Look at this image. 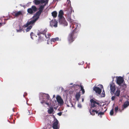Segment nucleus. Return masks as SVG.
I'll list each match as a JSON object with an SVG mask.
<instances>
[{"mask_svg": "<svg viewBox=\"0 0 129 129\" xmlns=\"http://www.w3.org/2000/svg\"><path fill=\"white\" fill-rule=\"evenodd\" d=\"M116 83L121 86L123 85L124 88L126 87V86L125 84H124V79L121 76H116Z\"/></svg>", "mask_w": 129, "mask_h": 129, "instance_id": "6", "label": "nucleus"}, {"mask_svg": "<svg viewBox=\"0 0 129 129\" xmlns=\"http://www.w3.org/2000/svg\"><path fill=\"white\" fill-rule=\"evenodd\" d=\"M47 44H49V43L48 42V40H47Z\"/></svg>", "mask_w": 129, "mask_h": 129, "instance_id": "40", "label": "nucleus"}, {"mask_svg": "<svg viewBox=\"0 0 129 129\" xmlns=\"http://www.w3.org/2000/svg\"><path fill=\"white\" fill-rule=\"evenodd\" d=\"M52 127L54 129H59V125L58 124V121L56 119L54 120Z\"/></svg>", "mask_w": 129, "mask_h": 129, "instance_id": "11", "label": "nucleus"}, {"mask_svg": "<svg viewBox=\"0 0 129 129\" xmlns=\"http://www.w3.org/2000/svg\"><path fill=\"white\" fill-rule=\"evenodd\" d=\"M57 23L55 20H53L50 21V25L52 27H56L57 26Z\"/></svg>", "mask_w": 129, "mask_h": 129, "instance_id": "14", "label": "nucleus"}, {"mask_svg": "<svg viewBox=\"0 0 129 129\" xmlns=\"http://www.w3.org/2000/svg\"><path fill=\"white\" fill-rule=\"evenodd\" d=\"M31 21V20H30V21H28L27 22V23H26V24L24 25L23 26L24 27H27V28L26 29V32H28V31H29L32 28V26H33V24L35 23H34L32 24H29L28 25H27V26H26V27H25L24 26V25H26L27 24L28 22H29L30 21Z\"/></svg>", "mask_w": 129, "mask_h": 129, "instance_id": "16", "label": "nucleus"}, {"mask_svg": "<svg viewBox=\"0 0 129 129\" xmlns=\"http://www.w3.org/2000/svg\"><path fill=\"white\" fill-rule=\"evenodd\" d=\"M20 5L21 6H23L24 7H25V6H22L21 4H20Z\"/></svg>", "mask_w": 129, "mask_h": 129, "instance_id": "41", "label": "nucleus"}, {"mask_svg": "<svg viewBox=\"0 0 129 129\" xmlns=\"http://www.w3.org/2000/svg\"><path fill=\"white\" fill-rule=\"evenodd\" d=\"M18 28H19V29H16V31L17 32H21L23 30L22 28L20 27V25L18 26Z\"/></svg>", "mask_w": 129, "mask_h": 129, "instance_id": "24", "label": "nucleus"}, {"mask_svg": "<svg viewBox=\"0 0 129 129\" xmlns=\"http://www.w3.org/2000/svg\"><path fill=\"white\" fill-rule=\"evenodd\" d=\"M30 36H31V38L32 39H33L34 37H35V36H34V33L33 32H31L30 34Z\"/></svg>", "mask_w": 129, "mask_h": 129, "instance_id": "29", "label": "nucleus"}, {"mask_svg": "<svg viewBox=\"0 0 129 129\" xmlns=\"http://www.w3.org/2000/svg\"><path fill=\"white\" fill-rule=\"evenodd\" d=\"M78 107L79 108H81L82 107V105L80 103H78Z\"/></svg>", "mask_w": 129, "mask_h": 129, "instance_id": "32", "label": "nucleus"}, {"mask_svg": "<svg viewBox=\"0 0 129 129\" xmlns=\"http://www.w3.org/2000/svg\"><path fill=\"white\" fill-rule=\"evenodd\" d=\"M57 15V13L56 11H54L52 13V16L53 18H55Z\"/></svg>", "mask_w": 129, "mask_h": 129, "instance_id": "22", "label": "nucleus"}, {"mask_svg": "<svg viewBox=\"0 0 129 129\" xmlns=\"http://www.w3.org/2000/svg\"><path fill=\"white\" fill-rule=\"evenodd\" d=\"M63 10H61L59 12L58 15L59 18V23L64 26H67L68 25V23L63 16Z\"/></svg>", "mask_w": 129, "mask_h": 129, "instance_id": "5", "label": "nucleus"}, {"mask_svg": "<svg viewBox=\"0 0 129 129\" xmlns=\"http://www.w3.org/2000/svg\"><path fill=\"white\" fill-rule=\"evenodd\" d=\"M77 36L75 35L74 33L73 32L70 33L68 37V40L69 42L70 43L74 41V39Z\"/></svg>", "mask_w": 129, "mask_h": 129, "instance_id": "9", "label": "nucleus"}, {"mask_svg": "<svg viewBox=\"0 0 129 129\" xmlns=\"http://www.w3.org/2000/svg\"><path fill=\"white\" fill-rule=\"evenodd\" d=\"M84 61H82V62H80V63H79L78 64L79 65H83L84 64Z\"/></svg>", "mask_w": 129, "mask_h": 129, "instance_id": "35", "label": "nucleus"}, {"mask_svg": "<svg viewBox=\"0 0 129 129\" xmlns=\"http://www.w3.org/2000/svg\"><path fill=\"white\" fill-rule=\"evenodd\" d=\"M55 97V95H53V98H54Z\"/></svg>", "mask_w": 129, "mask_h": 129, "instance_id": "45", "label": "nucleus"}, {"mask_svg": "<svg viewBox=\"0 0 129 129\" xmlns=\"http://www.w3.org/2000/svg\"><path fill=\"white\" fill-rule=\"evenodd\" d=\"M65 103L68 107H72L73 106L72 104L70 101H65Z\"/></svg>", "mask_w": 129, "mask_h": 129, "instance_id": "18", "label": "nucleus"}, {"mask_svg": "<svg viewBox=\"0 0 129 129\" xmlns=\"http://www.w3.org/2000/svg\"><path fill=\"white\" fill-rule=\"evenodd\" d=\"M80 88H81V90L84 89L83 88V86L80 85Z\"/></svg>", "mask_w": 129, "mask_h": 129, "instance_id": "37", "label": "nucleus"}, {"mask_svg": "<svg viewBox=\"0 0 129 129\" xmlns=\"http://www.w3.org/2000/svg\"><path fill=\"white\" fill-rule=\"evenodd\" d=\"M59 38H52L51 39L50 41L51 42H55L56 41H57L58 40Z\"/></svg>", "mask_w": 129, "mask_h": 129, "instance_id": "26", "label": "nucleus"}, {"mask_svg": "<svg viewBox=\"0 0 129 129\" xmlns=\"http://www.w3.org/2000/svg\"><path fill=\"white\" fill-rule=\"evenodd\" d=\"M42 95L43 96H45L46 97V100H43L41 102V103L43 104L45 103L48 106L49 105V102H50L51 99L49 94L44 93H42Z\"/></svg>", "mask_w": 129, "mask_h": 129, "instance_id": "7", "label": "nucleus"}, {"mask_svg": "<svg viewBox=\"0 0 129 129\" xmlns=\"http://www.w3.org/2000/svg\"><path fill=\"white\" fill-rule=\"evenodd\" d=\"M67 7H71V2L69 0H67Z\"/></svg>", "mask_w": 129, "mask_h": 129, "instance_id": "28", "label": "nucleus"}, {"mask_svg": "<svg viewBox=\"0 0 129 129\" xmlns=\"http://www.w3.org/2000/svg\"><path fill=\"white\" fill-rule=\"evenodd\" d=\"M33 2H34L35 4L36 5H38L40 4H42L43 3H47L48 2V0H34Z\"/></svg>", "mask_w": 129, "mask_h": 129, "instance_id": "12", "label": "nucleus"}, {"mask_svg": "<svg viewBox=\"0 0 129 129\" xmlns=\"http://www.w3.org/2000/svg\"><path fill=\"white\" fill-rule=\"evenodd\" d=\"M56 99L58 105L60 106H62L63 103V99L59 95H57L56 97Z\"/></svg>", "mask_w": 129, "mask_h": 129, "instance_id": "13", "label": "nucleus"}, {"mask_svg": "<svg viewBox=\"0 0 129 129\" xmlns=\"http://www.w3.org/2000/svg\"><path fill=\"white\" fill-rule=\"evenodd\" d=\"M54 110L52 107H50L49 109H48V112L49 114L52 113L53 112Z\"/></svg>", "mask_w": 129, "mask_h": 129, "instance_id": "21", "label": "nucleus"}, {"mask_svg": "<svg viewBox=\"0 0 129 129\" xmlns=\"http://www.w3.org/2000/svg\"><path fill=\"white\" fill-rule=\"evenodd\" d=\"M84 99L83 98H82V102H83L84 101Z\"/></svg>", "mask_w": 129, "mask_h": 129, "instance_id": "42", "label": "nucleus"}, {"mask_svg": "<svg viewBox=\"0 0 129 129\" xmlns=\"http://www.w3.org/2000/svg\"><path fill=\"white\" fill-rule=\"evenodd\" d=\"M91 103V109L89 110L90 114L93 115L95 114V113L98 114L100 117H102L101 115H104V112H102L103 109L99 106V103L94 100L93 99L90 100Z\"/></svg>", "mask_w": 129, "mask_h": 129, "instance_id": "1", "label": "nucleus"}, {"mask_svg": "<svg viewBox=\"0 0 129 129\" xmlns=\"http://www.w3.org/2000/svg\"><path fill=\"white\" fill-rule=\"evenodd\" d=\"M118 107H116L115 108V111L116 113L117 112L118 110Z\"/></svg>", "mask_w": 129, "mask_h": 129, "instance_id": "33", "label": "nucleus"}, {"mask_svg": "<svg viewBox=\"0 0 129 129\" xmlns=\"http://www.w3.org/2000/svg\"><path fill=\"white\" fill-rule=\"evenodd\" d=\"M47 29H45L42 31H38L37 34L39 37L38 40V43H40L46 40L45 38L46 39H49L51 36V34L49 33H48L46 35V33Z\"/></svg>", "mask_w": 129, "mask_h": 129, "instance_id": "2", "label": "nucleus"}, {"mask_svg": "<svg viewBox=\"0 0 129 129\" xmlns=\"http://www.w3.org/2000/svg\"><path fill=\"white\" fill-rule=\"evenodd\" d=\"M70 85H73V83H71L70 84Z\"/></svg>", "mask_w": 129, "mask_h": 129, "instance_id": "43", "label": "nucleus"}, {"mask_svg": "<svg viewBox=\"0 0 129 129\" xmlns=\"http://www.w3.org/2000/svg\"><path fill=\"white\" fill-rule=\"evenodd\" d=\"M77 22V21L76 20H73V21L72 22H70V23H72V25H73L74 23H75V24L76 26V28H75V29L77 28H79L81 27V25L80 24H78L77 23H76V22Z\"/></svg>", "mask_w": 129, "mask_h": 129, "instance_id": "17", "label": "nucleus"}, {"mask_svg": "<svg viewBox=\"0 0 129 129\" xmlns=\"http://www.w3.org/2000/svg\"><path fill=\"white\" fill-rule=\"evenodd\" d=\"M129 105V102L128 101L125 102L121 107V109L120 111L121 112H122L123 110L124 109L127 108Z\"/></svg>", "mask_w": 129, "mask_h": 129, "instance_id": "15", "label": "nucleus"}, {"mask_svg": "<svg viewBox=\"0 0 129 129\" xmlns=\"http://www.w3.org/2000/svg\"><path fill=\"white\" fill-rule=\"evenodd\" d=\"M57 114L59 116H60L61 115L62 112H60L57 113Z\"/></svg>", "mask_w": 129, "mask_h": 129, "instance_id": "36", "label": "nucleus"}, {"mask_svg": "<svg viewBox=\"0 0 129 129\" xmlns=\"http://www.w3.org/2000/svg\"><path fill=\"white\" fill-rule=\"evenodd\" d=\"M44 4L43 5L41 6L39 8V11L35 14L33 18V20L29 22H28L27 24L24 25L25 27H26L28 25L32 24L34 23L39 18L40 15L41 14V13L43 10L44 7L45 6L47 3H43Z\"/></svg>", "mask_w": 129, "mask_h": 129, "instance_id": "3", "label": "nucleus"}, {"mask_svg": "<svg viewBox=\"0 0 129 129\" xmlns=\"http://www.w3.org/2000/svg\"><path fill=\"white\" fill-rule=\"evenodd\" d=\"M98 86L100 88L94 86L93 88V90L95 91L96 93L100 94L101 92L102 89H103V87L102 85L100 84L98 85Z\"/></svg>", "mask_w": 129, "mask_h": 129, "instance_id": "8", "label": "nucleus"}, {"mask_svg": "<svg viewBox=\"0 0 129 129\" xmlns=\"http://www.w3.org/2000/svg\"><path fill=\"white\" fill-rule=\"evenodd\" d=\"M114 113V112L113 109H112L111 110L110 112V114L112 116L113 115Z\"/></svg>", "mask_w": 129, "mask_h": 129, "instance_id": "31", "label": "nucleus"}, {"mask_svg": "<svg viewBox=\"0 0 129 129\" xmlns=\"http://www.w3.org/2000/svg\"><path fill=\"white\" fill-rule=\"evenodd\" d=\"M110 93L112 94L114 93L116 90L115 85L113 81L110 83Z\"/></svg>", "mask_w": 129, "mask_h": 129, "instance_id": "10", "label": "nucleus"}, {"mask_svg": "<svg viewBox=\"0 0 129 129\" xmlns=\"http://www.w3.org/2000/svg\"><path fill=\"white\" fill-rule=\"evenodd\" d=\"M80 96V95L79 93H76V98L77 101L79 100Z\"/></svg>", "mask_w": 129, "mask_h": 129, "instance_id": "23", "label": "nucleus"}, {"mask_svg": "<svg viewBox=\"0 0 129 129\" xmlns=\"http://www.w3.org/2000/svg\"><path fill=\"white\" fill-rule=\"evenodd\" d=\"M116 97L115 96H113L112 97L111 99L112 101L114 100L115 99V98Z\"/></svg>", "mask_w": 129, "mask_h": 129, "instance_id": "34", "label": "nucleus"}, {"mask_svg": "<svg viewBox=\"0 0 129 129\" xmlns=\"http://www.w3.org/2000/svg\"><path fill=\"white\" fill-rule=\"evenodd\" d=\"M78 85L77 84H74L73 85V87H75L76 86H77Z\"/></svg>", "mask_w": 129, "mask_h": 129, "instance_id": "39", "label": "nucleus"}, {"mask_svg": "<svg viewBox=\"0 0 129 129\" xmlns=\"http://www.w3.org/2000/svg\"><path fill=\"white\" fill-rule=\"evenodd\" d=\"M72 7H67L66 8L64 9V11L66 12V16L68 20L70 22H72L73 21V19H71V14L72 11L74 12V10H72Z\"/></svg>", "mask_w": 129, "mask_h": 129, "instance_id": "4", "label": "nucleus"}, {"mask_svg": "<svg viewBox=\"0 0 129 129\" xmlns=\"http://www.w3.org/2000/svg\"><path fill=\"white\" fill-rule=\"evenodd\" d=\"M101 96L103 97H104L105 96V92L103 89L102 93L101 94Z\"/></svg>", "mask_w": 129, "mask_h": 129, "instance_id": "30", "label": "nucleus"}, {"mask_svg": "<svg viewBox=\"0 0 129 129\" xmlns=\"http://www.w3.org/2000/svg\"><path fill=\"white\" fill-rule=\"evenodd\" d=\"M31 8V9H32V10L34 12H36L37 10V8L36 7L34 6H32Z\"/></svg>", "mask_w": 129, "mask_h": 129, "instance_id": "25", "label": "nucleus"}, {"mask_svg": "<svg viewBox=\"0 0 129 129\" xmlns=\"http://www.w3.org/2000/svg\"><path fill=\"white\" fill-rule=\"evenodd\" d=\"M120 90L118 89L115 92L114 91V93L113 94H114L115 96H119L120 95Z\"/></svg>", "mask_w": 129, "mask_h": 129, "instance_id": "20", "label": "nucleus"}, {"mask_svg": "<svg viewBox=\"0 0 129 129\" xmlns=\"http://www.w3.org/2000/svg\"><path fill=\"white\" fill-rule=\"evenodd\" d=\"M2 24V23H0V26H1Z\"/></svg>", "mask_w": 129, "mask_h": 129, "instance_id": "44", "label": "nucleus"}, {"mask_svg": "<svg viewBox=\"0 0 129 129\" xmlns=\"http://www.w3.org/2000/svg\"><path fill=\"white\" fill-rule=\"evenodd\" d=\"M27 12L31 14H32L34 13L32 10V9H31V8L28 9L27 10Z\"/></svg>", "mask_w": 129, "mask_h": 129, "instance_id": "27", "label": "nucleus"}, {"mask_svg": "<svg viewBox=\"0 0 129 129\" xmlns=\"http://www.w3.org/2000/svg\"><path fill=\"white\" fill-rule=\"evenodd\" d=\"M13 14L15 16L17 17L22 14V12L21 11H19L17 12H13Z\"/></svg>", "mask_w": 129, "mask_h": 129, "instance_id": "19", "label": "nucleus"}, {"mask_svg": "<svg viewBox=\"0 0 129 129\" xmlns=\"http://www.w3.org/2000/svg\"><path fill=\"white\" fill-rule=\"evenodd\" d=\"M82 91V94H84V93L85 92V90H84V89L83 90H81Z\"/></svg>", "mask_w": 129, "mask_h": 129, "instance_id": "38", "label": "nucleus"}]
</instances>
